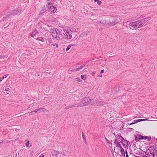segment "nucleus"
<instances>
[{
	"label": "nucleus",
	"mask_w": 157,
	"mask_h": 157,
	"mask_svg": "<svg viewBox=\"0 0 157 157\" xmlns=\"http://www.w3.org/2000/svg\"><path fill=\"white\" fill-rule=\"evenodd\" d=\"M112 20L109 21H107L108 26H114L120 22L118 17H112Z\"/></svg>",
	"instance_id": "423d86ee"
},
{
	"label": "nucleus",
	"mask_w": 157,
	"mask_h": 157,
	"mask_svg": "<svg viewBox=\"0 0 157 157\" xmlns=\"http://www.w3.org/2000/svg\"><path fill=\"white\" fill-rule=\"evenodd\" d=\"M97 3L99 5H101L102 4V2L98 0L97 2Z\"/></svg>",
	"instance_id": "c756f323"
},
{
	"label": "nucleus",
	"mask_w": 157,
	"mask_h": 157,
	"mask_svg": "<svg viewBox=\"0 0 157 157\" xmlns=\"http://www.w3.org/2000/svg\"><path fill=\"white\" fill-rule=\"evenodd\" d=\"M4 26H6V24H4Z\"/></svg>",
	"instance_id": "864d4df0"
},
{
	"label": "nucleus",
	"mask_w": 157,
	"mask_h": 157,
	"mask_svg": "<svg viewBox=\"0 0 157 157\" xmlns=\"http://www.w3.org/2000/svg\"><path fill=\"white\" fill-rule=\"evenodd\" d=\"M126 157H129L128 155H126Z\"/></svg>",
	"instance_id": "49530a36"
},
{
	"label": "nucleus",
	"mask_w": 157,
	"mask_h": 157,
	"mask_svg": "<svg viewBox=\"0 0 157 157\" xmlns=\"http://www.w3.org/2000/svg\"><path fill=\"white\" fill-rule=\"evenodd\" d=\"M10 90V89L9 88L6 87L5 88V90L6 91H8Z\"/></svg>",
	"instance_id": "c9c22d12"
},
{
	"label": "nucleus",
	"mask_w": 157,
	"mask_h": 157,
	"mask_svg": "<svg viewBox=\"0 0 157 157\" xmlns=\"http://www.w3.org/2000/svg\"><path fill=\"white\" fill-rule=\"evenodd\" d=\"M38 112V110L36 109L35 110H34L33 111L29 113V115H32L33 114H35Z\"/></svg>",
	"instance_id": "6ab92c4d"
},
{
	"label": "nucleus",
	"mask_w": 157,
	"mask_h": 157,
	"mask_svg": "<svg viewBox=\"0 0 157 157\" xmlns=\"http://www.w3.org/2000/svg\"><path fill=\"white\" fill-rule=\"evenodd\" d=\"M54 30L56 33L57 34V35L59 38L62 36V31L57 29H56Z\"/></svg>",
	"instance_id": "9d476101"
},
{
	"label": "nucleus",
	"mask_w": 157,
	"mask_h": 157,
	"mask_svg": "<svg viewBox=\"0 0 157 157\" xmlns=\"http://www.w3.org/2000/svg\"><path fill=\"white\" fill-rule=\"evenodd\" d=\"M52 45H55V44H52Z\"/></svg>",
	"instance_id": "3c124183"
},
{
	"label": "nucleus",
	"mask_w": 157,
	"mask_h": 157,
	"mask_svg": "<svg viewBox=\"0 0 157 157\" xmlns=\"http://www.w3.org/2000/svg\"><path fill=\"white\" fill-rule=\"evenodd\" d=\"M36 39L42 41H44V39L42 37H38Z\"/></svg>",
	"instance_id": "b1692460"
},
{
	"label": "nucleus",
	"mask_w": 157,
	"mask_h": 157,
	"mask_svg": "<svg viewBox=\"0 0 157 157\" xmlns=\"http://www.w3.org/2000/svg\"><path fill=\"white\" fill-rule=\"evenodd\" d=\"M39 157H44V155L43 154H41L40 156Z\"/></svg>",
	"instance_id": "ea45409f"
},
{
	"label": "nucleus",
	"mask_w": 157,
	"mask_h": 157,
	"mask_svg": "<svg viewBox=\"0 0 157 157\" xmlns=\"http://www.w3.org/2000/svg\"><path fill=\"white\" fill-rule=\"evenodd\" d=\"M22 12V11L21 8L19 7L18 8H17L14 10L10 11L6 15L5 17H3V20L4 21L7 19L11 15L14 16L17 14L21 13Z\"/></svg>",
	"instance_id": "7ed1b4c3"
},
{
	"label": "nucleus",
	"mask_w": 157,
	"mask_h": 157,
	"mask_svg": "<svg viewBox=\"0 0 157 157\" xmlns=\"http://www.w3.org/2000/svg\"><path fill=\"white\" fill-rule=\"evenodd\" d=\"M36 109L38 110V111H40L39 112H45V111H47V110L46 109L42 108H40L37 109Z\"/></svg>",
	"instance_id": "f3484780"
},
{
	"label": "nucleus",
	"mask_w": 157,
	"mask_h": 157,
	"mask_svg": "<svg viewBox=\"0 0 157 157\" xmlns=\"http://www.w3.org/2000/svg\"><path fill=\"white\" fill-rule=\"evenodd\" d=\"M141 120H143V121H146V120H147L148 119H140Z\"/></svg>",
	"instance_id": "79ce46f5"
},
{
	"label": "nucleus",
	"mask_w": 157,
	"mask_h": 157,
	"mask_svg": "<svg viewBox=\"0 0 157 157\" xmlns=\"http://www.w3.org/2000/svg\"><path fill=\"white\" fill-rule=\"evenodd\" d=\"M58 47V45L57 44V45H56V47Z\"/></svg>",
	"instance_id": "09e8293b"
},
{
	"label": "nucleus",
	"mask_w": 157,
	"mask_h": 157,
	"mask_svg": "<svg viewBox=\"0 0 157 157\" xmlns=\"http://www.w3.org/2000/svg\"><path fill=\"white\" fill-rule=\"evenodd\" d=\"M82 138H83L84 142L85 143H86V138L85 137V135L84 133H83V132L82 133Z\"/></svg>",
	"instance_id": "aec40b11"
},
{
	"label": "nucleus",
	"mask_w": 157,
	"mask_h": 157,
	"mask_svg": "<svg viewBox=\"0 0 157 157\" xmlns=\"http://www.w3.org/2000/svg\"><path fill=\"white\" fill-rule=\"evenodd\" d=\"M62 154L64 156L66 155L65 153L63 151V153H62Z\"/></svg>",
	"instance_id": "4c0bfd02"
},
{
	"label": "nucleus",
	"mask_w": 157,
	"mask_h": 157,
	"mask_svg": "<svg viewBox=\"0 0 157 157\" xmlns=\"http://www.w3.org/2000/svg\"><path fill=\"white\" fill-rule=\"evenodd\" d=\"M95 74V72H93L92 73V75L93 76Z\"/></svg>",
	"instance_id": "58836bf2"
},
{
	"label": "nucleus",
	"mask_w": 157,
	"mask_h": 157,
	"mask_svg": "<svg viewBox=\"0 0 157 157\" xmlns=\"http://www.w3.org/2000/svg\"><path fill=\"white\" fill-rule=\"evenodd\" d=\"M80 102L81 105L82 106H85L89 105L95 104L96 103L97 105H101V101H96V98H94L93 101H92V100L89 98H85Z\"/></svg>",
	"instance_id": "f03ea898"
},
{
	"label": "nucleus",
	"mask_w": 157,
	"mask_h": 157,
	"mask_svg": "<svg viewBox=\"0 0 157 157\" xmlns=\"http://www.w3.org/2000/svg\"><path fill=\"white\" fill-rule=\"evenodd\" d=\"M45 10H41V13H43L45 12Z\"/></svg>",
	"instance_id": "e433bc0d"
},
{
	"label": "nucleus",
	"mask_w": 157,
	"mask_h": 157,
	"mask_svg": "<svg viewBox=\"0 0 157 157\" xmlns=\"http://www.w3.org/2000/svg\"><path fill=\"white\" fill-rule=\"evenodd\" d=\"M116 141H117V140H116L115 141H114V143L116 144V146L118 147H119L120 150H121V149H123L122 148V147L121 146V145L120 143V142H117Z\"/></svg>",
	"instance_id": "ddd939ff"
},
{
	"label": "nucleus",
	"mask_w": 157,
	"mask_h": 157,
	"mask_svg": "<svg viewBox=\"0 0 157 157\" xmlns=\"http://www.w3.org/2000/svg\"><path fill=\"white\" fill-rule=\"evenodd\" d=\"M52 45H55V44H52Z\"/></svg>",
	"instance_id": "8fccbe9b"
},
{
	"label": "nucleus",
	"mask_w": 157,
	"mask_h": 157,
	"mask_svg": "<svg viewBox=\"0 0 157 157\" xmlns=\"http://www.w3.org/2000/svg\"><path fill=\"white\" fill-rule=\"evenodd\" d=\"M72 107V105H70L67 106L65 108V109L66 110H67V109H70Z\"/></svg>",
	"instance_id": "cd10ccee"
},
{
	"label": "nucleus",
	"mask_w": 157,
	"mask_h": 157,
	"mask_svg": "<svg viewBox=\"0 0 157 157\" xmlns=\"http://www.w3.org/2000/svg\"><path fill=\"white\" fill-rule=\"evenodd\" d=\"M85 64H84L83 65L79 67L78 68H74L72 70H70V69H69V70H70L71 71H78L82 69L84 66H85Z\"/></svg>",
	"instance_id": "9b49d317"
},
{
	"label": "nucleus",
	"mask_w": 157,
	"mask_h": 157,
	"mask_svg": "<svg viewBox=\"0 0 157 157\" xmlns=\"http://www.w3.org/2000/svg\"><path fill=\"white\" fill-rule=\"evenodd\" d=\"M144 137L145 136H144L140 135V140L144 139Z\"/></svg>",
	"instance_id": "2f4dec72"
},
{
	"label": "nucleus",
	"mask_w": 157,
	"mask_h": 157,
	"mask_svg": "<svg viewBox=\"0 0 157 157\" xmlns=\"http://www.w3.org/2000/svg\"><path fill=\"white\" fill-rule=\"evenodd\" d=\"M105 139L108 144L110 143V141L109 140H108L106 137H105Z\"/></svg>",
	"instance_id": "f704fd0d"
},
{
	"label": "nucleus",
	"mask_w": 157,
	"mask_h": 157,
	"mask_svg": "<svg viewBox=\"0 0 157 157\" xmlns=\"http://www.w3.org/2000/svg\"><path fill=\"white\" fill-rule=\"evenodd\" d=\"M57 34L56 33L55 30H54L52 33V35L54 38H55L57 40H59L60 39V38L58 36Z\"/></svg>",
	"instance_id": "1a4fd4ad"
},
{
	"label": "nucleus",
	"mask_w": 157,
	"mask_h": 157,
	"mask_svg": "<svg viewBox=\"0 0 157 157\" xmlns=\"http://www.w3.org/2000/svg\"><path fill=\"white\" fill-rule=\"evenodd\" d=\"M125 154H126V155H128V152H127V150H126L125 151Z\"/></svg>",
	"instance_id": "c03bdc74"
},
{
	"label": "nucleus",
	"mask_w": 157,
	"mask_h": 157,
	"mask_svg": "<svg viewBox=\"0 0 157 157\" xmlns=\"http://www.w3.org/2000/svg\"><path fill=\"white\" fill-rule=\"evenodd\" d=\"M47 4V8L51 12L54 13L56 12L57 8L55 6H53L52 3H50L49 1H48Z\"/></svg>",
	"instance_id": "0eeeda50"
},
{
	"label": "nucleus",
	"mask_w": 157,
	"mask_h": 157,
	"mask_svg": "<svg viewBox=\"0 0 157 157\" xmlns=\"http://www.w3.org/2000/svg\"><path fill=\"white\" fill-rule=\"evenodd\" d=\"M143 120H141L140 119H139L134 120V123H135V124H136L139 122L143 121Z\"/></svg>",
	"instance_id": "5701e85b"
},
{
	"label": "nucleus",
	"mask_w": 157,
	"mask_h": 157,
	"mask_svg": "<svg viewBox=\"0 0 157 157\" xmlns=\"http://www.w3.org/2000/svg\"><path fill=\"white\" fill-rule=\"evenodd\" d=\"M98 0H94V1L95 2H97Z\"/></svg>",
	"instance_id": "de8ad7c7"
},
{
	"label": "nucleus",
	"mask_w": 157,
	"mask_h": 157,
	"mask_svg": "<svg viewBox=\"0 0 157 157\" xmlns=\"http://www.w3.org/2000/svg\"><path fill=\"white\" fill-rule=\"evenodd\" d=\"M56 153L57 154V155H58L59 154H62V152H59L58 151H56Z\"/></svg>",
	"instance_id": "72a5a7b5"
},
{
	"label": "nucleus",
	"mask_w": 157,
	"mask_h": 157,
	"mask_svg": "<svg viewBox=\"0 0 157 157\" xmlns=\"http://www.w3.org/2000/svg\"><path fill=\"white\" fill-rule=\"evenodd\" d=\"M104 72V70H101V72H100V73H103Z\"/></svg>",
	"instance_id": "a19ab883"
},
{
	"label": "nucleus",
	"mask_w": 157,
	"mask_h": 157,
	"mask_svg": "<svg viewBox=\"0 0 157 157\" xmlns=\"http://www.w3.org/2000/svg\"><path fill=\"white\" fill-rule=\"evenodd\" d=\"M73 45H72V44H70V45H68V46L66 48V52L67 51H68L70 49V48L72 46H73Z\"/></svg>",
	"instance_id": "412c9836"
},
{
	"label": "nucleus",
	"mask_w": 157,
	"mask_h": 157,
	"mask_svg": "<svg viewBox=\"0 0 157 157\" xmlns=\"http://www.w3.org/2000/svg\"><path fill=\"white\" fill-rule=\"evenodd\" d=\"M75 80L76 81H78L79 82H81L82 81V80L80 79L79 78H76Z\"/></svg>",
	"instance_id": "473e14b6"
},
{
	"label": "nucleus",
	"mask_w": 157,
	"mask_h": 157,
	"mask_svg": "<svg viewBox=\"0 0 157 157\" xmlns=\"http://www.w3.org/2000/svg\"><path fill=\"white\" fill-rule=\"evenodd\" d=\"M98 22H100L101 24L105 25L106 26H108V24H107V21H106L104 20L98 21Z\"/></svg>",
	"instance_id": "dca6fc26"
},
{
	"label": "nucleus",
	"mask_w": 157,
	"mask_h": 157,
	"mask_svg": "<svg viewBox=\"0 0 157 157\" xmlns=\"http://www.w3.org/2000/svg\"><path fill=\"white\" fill-rule=\"evenodd\" d=\"M147 139V140L150 141L151 140V136H145L144 139Z\"/></svg>",
	"instance_id": "a878e982"
},
{
	"label": "nucleus",
	"mask_w": 157,
	"mask_h": 157,
	"mask_svg": "<svg viewBox=\"0 0 157 157\" xmlns=\"http://www.w3.org/2000/svg\"><path fill=\"white\" fill-rule=\"evenodd\" d=\"M52 156L53 155H55L56 156H57V154L56 153V151L55 150H53L52 151Z\"/></svg>",
	"instance_id": "bb28decb"
},
{
	"label": "nucleus",
	"mask_w": 157,
	"mask_h": 157,
	"mask_svg": "<svg viewBox=\"0 0 157 157\" xmlns=\"http://www.w3.org/2000/svg\"><path fill=\"white\" fill-rule=\"evenodd\" d=\"M4 26H6V24H4Z\"/></svg>",
	"instance_id": "603ef678"
},
{
	"label": "nucleus",
	"mask_w": 157,
	"mask_h": 157,
	"mask_svg": "<svg viewBox=\"0 0 157 157\" xmlns=\"http://www.w3.org/2000/svg\"><path fill=\"white\" fill-rule=\"evenodd\" d=\"M0 144H1V142H0Z\"/></svg>",
	"instance_id": "4d7b16f0"
},
{
	"label": "nucleus",
	"mask_w": 157,
	"mask_h": 157,
	"mask_svg": "<svg viewBox=\"0 0 157 157\" xmlns=\"http://www.w3.org/2000/svg\"><path fill=\"white\" fill-rule=\"evenodd\" d=\"M25 143L27 147H30L32 146L31 144H30L29 142V140H25Z\"/></svg>",
	"instance_id": "4468645a"
},
{
	"label": "nucleus",
	"mask_w": 157,
	"mask_h": 157,
	"mask_svg": "<svg viewBox=\"0 0 157 157\" xmlns=\"http://www.w3.org/2000/svg\"><path fill=\"white\" fill-rule=\"evenodd\" d=\"M120 151L121 155H124V157H125V153L124 149H121V150H120Z\"/></svg>",
	"instance_id": "4be33fe9"
},
{
	"label": "nucleus",
	"mask_w": 157,
	"mask_h": 157,
	"mask_svg": "<svg viewBox=\"0 0 157 157\" xmlns=\"http://www.w3.org/2000/svg\"><path fill=\"white\" fill-rule=\"evenodd\" d=\"M15 129L16 131H17L19 130V129L16 128H15Z\"/></svg>",
	"instance_id": "a18cd8bd"
},
{
	"label": "nucleus",
	"mask_w": 157,
	"mask_h": 157,
	"mask_svg": "<svg viewBox=\"0 0 157 157\" xmlns=\"http://www.w3.org/2000/svg\"><path fill=\"white\" fill-rule=\"evenodd\" d=\"M157 150L154 147H151L146 150L145 155L146 157H154L155 153Z\"/></svg>",
	"instance_id": "20e7f679"
},
{
	"label": "nucleus",
	"mask_w": 157,
	"mask_h": 157,
	"mask_svg": "<svg viewBox=\"0 0 157 157\" xmlns=\"http://www.w3.org/2000/svg\"><path fill=\"white\" fill-rule=\"evenodd\" d=\"M150 19V17H147L136 21L131 22L129 24V27L132 29H136L142 27L145 22Z\"/></svg>",
	"instance_id": "f257e3e1"
},
{
	"label": "nucleus",
	"mask_w": 157,
	"mask_h": 157,
	"mask_svg": "<svg viewBox=\"0 0 157 157\" xmlns=\"http://www.w3.org/2000/svg\"><path fill=\"white\" fill-rule=\"evenodd\" d=\"M135 140L136 141H138L139 140H140V135L136 134L134 136Z\"/></svg>",
	"instance_id": "2eb2a0df"
},
{
	"label": "nucleus",
	"mask_w": 157,
	"mask_h": 157,
	"mask_svg": "<svg viewBox=\"0 0 157 157\" xmlns=\"http://www.w3.org/2000/svg\"><path fill=\"white\" fill-rule=\"evenodd\" d=\"M72 107H82V106L81 105V103L80 102L79 104H75L72 105Z\"/></svg>",
	"instance_id": "a211bd4d"
},
{
	"label": "nucleus",
	"mask_w": 157,
	"mask_h": 157,
	"mask_svg": "<svg viewBox=\"0 0 157 157\" xmlns=\"http://www.w3.org/2000/svg\"><path fill=\"white\" fill-rule=\"evenodd\" d=\"M8 75H9L8 74L7 75L4 76L3 77L1 78H0V82H1L3 79L4 78H6L7 76H8Z\"/></svg>",
	"instance_id": "393cba45"
},
{
	"label": "nucleus",
	"mask_w": 157,
	"mask_h": 157,
	"mask_svg": "<svg viewBox=\"0 0 157 157\" xmlns=\"http://www.w3.org/2000/svg\"><path fill=\"white\" fill-rule=\"evenodd\" d=\"M135 124V123H134V122H132V123H131L129 125H131L133 124Z\"/></svg>",
	"instance_id": "37998d69"
},
{
	"label": "nucleus",
	"mask_w": 157,
	"mask_h": 157,
	"mask_svg": "<svg viewBox=\"0 0 157 157\" xmlns=\"http://www.w3.org/2000/svg\"><path fill=\"white\" fill-rule=\"evenodd\" d=\"M81 78L83 80H85L86 79V78L85 77V75H81Z\"/></svg>",
	"instance_id": "c85d7f7f"
},
{
	"label": "nucleus",
	"mask_w": 157,
	"mask_h": 157,
	"mask_svg": "<svg viewBox=\"0 0 157 157\" xmlns=\"http://www.w3.org/2000/svg\"><path fill=\"white\" fill-rule=\"evenodd\" d=\"M38 34V31L37 30L35 29L34 31L33 32L30 34V36L33 37H34V36Z\"/></svg>",
	"instance_id": "f8f14e48"
},
{
	"label": "nucleus",
	"mask_w": 157,
	"mask_h": 157,
	"mask_svg": "<svg viewBox=\"0 0 157 157\" xmlns=\"http://www.w3.org/2000/svg\"><path fill=\"white\" fill-rule=\"evenodd\" d=\"M117 140V141H116L117 142H120V143H121V142H120V141H121V140H120L119 139V138H118V139H116L114 141H115L116 140Z\"/></svg>",
	"instance_id": "7c9ffc66"
},
{
	"label": "nucleus",
	"mask_w": 157,
	"mask_h": 157,
	"mask_svg": "<svg viewBox=\"0 0 157 157\" xmlns=\"http://www.w3.org/2000/svg\"><path fill=\"white\" fill-rule=\"evenodd\" d=\"M55 157H57V156H56Z\"/></svg>",
	"instance_id": "5fc2aeb1"
},
{
	"label": "nucleus",
	"mask_w": 157,
	"mask_h": 157,
	"mask_svg": "<svg viewBox=\"0 0 157 157\" xmlns=\"http://www.w3.org/2000/svg\"><path fill=\"white\" fill-rule=\"evenodd\" d=\"M119 139L121 140V143L123 145L124 148H127V149L128 148V141L124 140V138L121 136H119Z\"/></svg>",
	"instance_id": "6e6552de"
},
{
	"label": "nucleus",
	"mask_w": 157,
	"mask_h": 157,
	"mask_svg": "<svg viewBox=\"0 0 157 157\" xmlns=\"http://www.w3.org/2000/svg\"><path fill=\"white\" fill-rule=\"evenodd\" d=\"M64 33L63 34L65 36V38L67 39H71L72 38V35L71 34V31L69 27H66L63 29Z\"/></svg>",
	"instance_id": "39448f33"
},
{
	"label": "nucleus",
	"mask_w": 157,
	"mask_h": 157,
	"mask_svg": "<svg viewBox=\"0 0 157 157\" xmlns=\"http://www.w3.org/2000/svg\"><path fill=\"white\" fill-rule=\"evenodd\" d=\"M100 76H101V77H102V75H100Z\"/></svg>",
	"instance_id": "6e6d98bb"
}]
</instances>
